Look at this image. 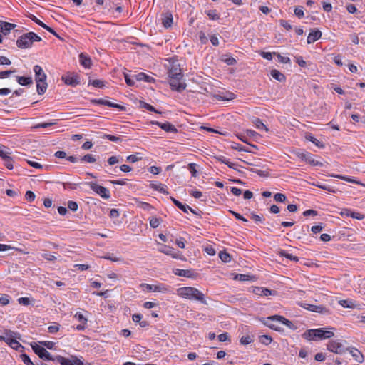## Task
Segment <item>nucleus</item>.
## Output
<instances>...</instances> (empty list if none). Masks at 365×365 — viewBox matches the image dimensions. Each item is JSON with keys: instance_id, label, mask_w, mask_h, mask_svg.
<instances>
[{"instance_id": "nucleus-55", "label": "nucleus", "mask_w": 365, "mask_h": 365, "mask_svg": "<svg viewBox=\"0 0 365 365\" xmlns=\"http://www.w3.org/2000/svg\"><path fill=\"white\" fill-rule=\"evenodd\" d=\"M18 302L20 304L28 306L31 304V299L29 297H23L18 299Z\"/></svg>"}, {"instance_id": "nucleus-42", "label": "nucleus", "mask_w": 365, "mask_h": 365, "mask_svg": "<svg viewBox=\"0 0 365 365\" xmlns=\"http://www.w3.org/2000/svg\"><path fill=\"white\" fill-rule=\"evenodd\" d=\"M20 358L26 365H36L26 354H21Z\"/></svg>"}, {"instance_id": "nucleus-8", "label": "nucleus", "mask_w": 365, "mask_h": 365, "mask_svg": "<svg viewBox=\"0 0 365 365\" xmlns=\"http://www.w3.org/2000/svg\"><path fill=\"white\" fill-rule=\"evenodd\" d=\"M61 80L65 83V84L71 86H76L81 83L79 76L75 73H67L63 75L61 77Z\"/></svg>"}, {"instance_id": "nucleus-51", "label": "nucleus", "mask_w": 365, "mask_h": 365, "mask_svg": "<svg viewBox=\"0 0 365 365\" xmlns=\"http://www.w3.org/2000/svg\"><path fill=\"white\" fill-rule=\"evenodd\" d=\"M294 12V14L299 19L302 18L304 15L302 6L295 7Z\"/></svg>"}, {"instance_id": "nucleus-14", "label": "nucleus", "mask_w": 365, "mask_h": 365, "mask_svg": "<svg viewBox=\"0 0 365 365\" xmlns=\"http://www.w3.org/2000/svg\"><path fill=\"white\" fill-rule=\"evenodd\" d=\"M300 306L309 311L313 312H318V313H327L328 310L322 306H317L314 304H311L308 303H301Z\"/></svg>"}, {"instance_id": "nucleus-2", "label": "nucleus", "mask_w": 365, "mask_h": 365, "mask_svg": "<svg viewBox=\"0 0 365 365\" xmlns=\"http://www.w3.org/2000/svg\"><path fill=\"white\" fill-rule=\"evenodd\" d=\"M259 320L264 325L277 331H282V329L279 326V324H284L290 329L294 328V325L291 321L280 315H273L266 318H261Z\"/></svg>"}, {"instance_id": "nucleus-34", "label": "nucleus", "mask_w": 365, "mask_h": 365, "mask_svg": "<svg viewBox=\"0 0 365 365\" xmlns=\"http://www.w3.org/2000/svg\"><path fill=\"white\" fill-rule=\"evenodd\" d=\"M331 177H334V178H339V179H341V180H345L346 182H352V183H356V184H359V182L349 177V176H344V175H331Z\"/></svg>"}, {"instance_id": "nucleus-4", "label": "nucleus", "mask_w": 365, "mask_h": 365, "mask_svg": "<svg viewBox=\"0 0 365 365\" xmlns=\"http://www.w3.org/2000/svg\"><path fill=\"white\" fill-rule=\"evenodd\" d=\"M41 38L36 33L30 31L22 34L16 41V46L21 49H27L31 48L34 42L41 41Z\"/></svg>"}, {"instance_id": "nucleus-21", "label": "nucleus", "mask_w": 365, "mask_h": 365, "mask_svg": "<svg viewBox=\"0 0 365 365\" xmlns=\"http://www.w3.org/2000/svg\"><path fill=\"white\" fill-rule=\"evenodd\" d=\"M79 61L81 66L86 68H89L91 66V58L84 53H81L79 55Z\"/></svg>"}, {"instance_id": "nucleus-10", "label": "nucleus", "mask_w": 365, "mask_h": 365, "mask_svg": "<svg viewBox=\"0 0 365 365\" xmlns=\"http://www.w3.org/2000/svg\"><path fill=\"white\" fill-rule=\"evenodd\" d=\"M91 102L92 103L97 104V105L107 106H109V107L118 108L120 110H125V108L123 106H121V105H119V104H117V103H112V102L109 101L108 100L103 99V98L91 99Z\"/></svg>"}, {"instance_id": "nucleus-17", "label": "nucleus", "mask_w": 365, "mask_h": 365, "mask_svg": "<svg viewBox=\"0 0 365 365\" xmlns=\"http://www.w3.org/2000/svg\"><path fill=\"white\" fill-rule=\"evenodd\" d=\"M16 26V25L14 24L0 21V32L3 33L4 35L8 34L10 31L14 29Z\"/></svg>"}, {"instance_id": "nucleus-3", "label": "nucleus", "mask_w": 365, "mask_h": 365, "mask_svg": "<svg viewBox=\"0 0 365 365\" xmlns=\"http://www.w3.org/2000/svg\"><path fill=\"white\" fill-rule=\"evenodd\" d=\"M177 294L182 298L190 300H197L204 304H207L204 294L197 288L192 287H184L177 289Z\"/></svg>"}, {"instance_id": "nucleus-54", "label": "nucleus", "mask_w": 365, "mask_h": 365, "mask_svg": "<svg viewBox=\"0 0 365 365\" xmlns=\"http://www.w3.org/2000/svg\"><path fill=\"white\" fill-rule=\"evenodd\" d=\"M140 106L142 108L147 109L149 111L158 113L153 106H151L145 102H140Z\"/></svg>"}, {"instance_id": "nucleus-26", "label": "nucleus", "mask_w": 365, "mask_h": 365, "mask_svg": "<svg viewBox=\"0 0 365 365\" xmlns=\"http://www.w3.org/2000/svg\"><path fill=\"white\" fill-rule=\"evenodd\" d=\"M270 75L273 78L277 80L279 82H283L286 79L285 76L282 73L276 69L272 70L270 72Z\"/></svg>"}, {"instance_id": "nucleus-30", "label": "nucleus", "mask_w": 365, "mask_h": 365, "mask_svg": "<svg viewBox=\"0 0 365 365\" xmlns=\"http://www.w3.org/2000/svg\"><path fill=\"white\" fill-rule=\"evenodd\" d=\"M10 148L6 147L4 145L0 144V157L4 160L11 155Z\"/></svg>"}, {"instance_id": "nucleus-44", "label": "nucleus", "mask_w": 365, "mask_h": 365, "mask_svg": "<svg viewBox=\"0 0 365 365\" xmlns=\"http://www.w3.org/2000/svg\"><path fill=\"white\" fill-rule=\"evenodd\" d=\"M103 258L114 262H120L122 260L121 257H116L113 254L110 253L106 254L105 256L103 257Z\"/></svg>"}, {"instance_id": "nucleus-56", "label": "nucleus", "mask_w": 365, "mask_h": 365, "mask_svg": "<svg viewBox=\"0 0 365 365\" xmlns=\"http://www.w3.org/2000/svg\"><path fill=\"white\" fill-rule=\"evenodd\" d=\"M103 138L108 139L113 142H118L121 140V138L119 136H115L110 134H106L104 135Z\"/></svg>"}, {"instance_id": "nucleus-15", "label": "nucleus", "mask_w": 365, "mask_h": 365, "mask_svg": "<svg viewBox=\"0 0 365 365\" xmlns=\"http://www.w3.org/2000/svg\"><path fill=\"white\" fill-rule=\"evenodd\" d=\"M152 124L156 125L168 133H176L178 132L176 128L169 122L160 123L158 121H153Z\"/></svg>"}, {"instance_id": "nucleus-39", "label": "nucleus", "mask_w": 365, "mask_h": 365, "mask_svg": "<svg viewBox=\"0 0 365 365\" xmlns=\"http://www.w3.org/2000/svg\"><path fill=\"white\" fill-rule=\"evenodd\" d=\"M56 361L58 362H59L61 365H75L72 361L63 357V356H58L56 357Z\"/></svg>"}, {"instance_id": "nucleus-58", "label": "nucleus", "mask_w": 365, "mask_h": 365, "mask_svg": "<svg viewBox=\"0 0 365 365\" xmlns=\"http://www.w3.org/2000/svg\"><path fill=\"white\" fill-rule=\"evenodd\" d=\"M89 83L96 88H103L104 86L103 81H102L101 80H97V79L93 80L92 81H90Z\"/></svg>"}, {"instance_id": "nucleus-7", "label": "nucleus", "mask_w": 365, "mask_h": 365, "mask_svg": "<svg viewBox=\"0 0 365 365\" xmlns=\"http://www.w3.org/2000/svg\"><path fill=\"white\" fill-rule=\"evenodd\" d=\"M33 351L37 354L41 359L43 360H54L51 354L43 347L39 346L36 343L31 344Z\"/></svg>"}, {"instance_id": "nucleus-59", "label": "nucleus", "mask_w": 365, "mask_h": 365, "mask_svg": "<svg viewBox=\"0 0 365 365\" xmlns=\"http://www.w3.org/2000/svg\"><path fill=\"white\" fill-rule=\"evenodd\" d=\"M227 65L233 66L237 63L235 58L232 56H227L222 60Z\"/></svg>"}, {"instance_id": "nucleus-20", "label": "nucleus", "mask_w": 365, "mask_h": 365, "mask_svg": "<svg viewBox=\"0 0 365 365\" xmlns=\"http://www.w3.org/2000/svg\"><path fill=\"white\" fill-rule=\"evenodd\" d=\"M172 202L176 205L180 210H181L183 212L187 213L188 210L191 211L192 213H195V211L187 205L182 204L178 200L175 199L174 197H170Z\"/></svg>"}, {"instance_id": "nucleus-64", "label": "nucleus", "mask_w": 365, "mask_h": 365, "mask_svg": "<svg viewBox=\"0 0 365 365\" xmlns=\"http://www.w3.org/2000/svg\"><path fill=\"white\" fill-rule=\"evenodd\" d=\"M42 257L46 259V260H48V261H54L56 259V257L53 255H52L51 253H49V252H46V253H43L42 255Z\"/></svg>"}, {"instance_id": "nucleus-32", "label": "nucleus", "mask_w": 365, "mask_h": 365, "mask_svg": "<svg viewBox=\"0 0 365 365\" xmlns=\"http://www.w3.org/2000/svg\"><path fill=\"white\" fill-rule=\"evenodd\" d=\"M279 255L282 257H284L290 260L297 262L299 261V257L297 256H294L292 254L288 253L286 250H281L279 252Z\"/></svg>"}, {"instance_id": "nucleus-1", "label": "nucleus", "mask_w": 365, "mask_h": 365, "mask_svg": "<svg viewBox=\"0 0 365 365\" xmlns=\"http://www.w3.org/2000/svg\"><path fill=\"white\" fill-rule=\"evenodd\" d=\"M168 76L170 78L169 83L172 90L181 92L185 89L187 85L181 81L183 74L180 66L177 61H170Z\"/></svg>"}, {"instance_id": "nucleus-13", "label": "nucleus", "mask_w": 365, "mask_h": 365, "mask_svg": "<svg viewBox=\"0 0 365 365\" xmlns=\"http://www.w3.org/2000/svg\"><path fill=\"white\" fill-rule=\"evenodd\" d=\"M327 349L335 354H341L344 351L343 345L338 340H331L327 344Z\"/></svg>"}, {"instance_id": "nucleus-36", "label": "nucleus", "mask_w": 365, "mask_h": 365, "mask_svg": "<svg viewBox=\"0 0 365 365\" xmlns=\"http://www.w3.org/2000/svg\"><path fill=\"white\" fill-rule=\"evenodd\" d=\"M205 14L211 20H218L220 19V14L217 12L215 9L205 11Z\"/></svg>"}, {"instance_id": "nucleus-35", "label": "nucleus", "mask_w": 365, "mask_h": 365, "mask_svg": "<svg viewBox=\"0 0 365 365\" xmlns=\"http://www.w3.org/2000/svg\"><path fill=\"white\" fill-rule=\"evenodd\" d=\"M175 274L180 277H190L191 271L188 269H177L175 272Z\"/></svg>"}, {"instance_id": "nucleus-37", "label": "nucleus", "mask_w": 365, "mask_h": 365, "mask_svg": "<svg viewBox=\"0 0 365 365\" xmlns=\"http://www.w3.org/2000/svg\"><path fill=\"white\" fill-rule=\"evenodd\" d=\"M253 336L250 335H245L240 338V342L242 345H248L253 342Z\"/></svg>"}, {"instance_id": "nucleus-40", "label": "nucleus", "mask_w": 365, "mask_h": 365, "mask_svg": "<svg viewBox=\"0 0 365 365\" xmlns=\"http://www.w3.org/2000/svg\"><path fill=\"white\" fill-rule=\"evenodd\" d=\"M231 148L232 149L238 150V151H244V152H247V153L251 152L250 150H248L247 148H245L242 145H241L240 143H233L231 145Z\"/></svg>"}, {"instance_id": "nucleus-19", "label": "nucleus", "mask_w": 365, "mask_h": 365, "mask_svg": "<svg viewBox=\"0 0 365 365\" xmlns=\"http://www.w3.org/2000/svg\"><path fill=\"white\" fill-rule=\"evenodd\" d=\"M29 18L33 21H34L36 24H37L38 25H39L40 26L44 28L45 29H46L48 32H50L51 34H52L53 35L57 36V34L56 32L51 27L48 26L47 25H46L43 21H41V20H39L37 17H36L33 14H30L29 16Z\"/></svg>"}, {"instance_id": "nucleus-52", "label": "nucleus", "mask_w": 365, "mask_h": 365, "mask_svg": "<svg viewBox=\"0 0 365 365\" xmlns=\"http://www.w3.org/2000/svg\"><path fill=\"white\" fill-rule=\"evenodd\" d=\"M149 223H150V225L151 227L156 228L160 225V220H159V218H157V217H151L149 220Z\"/></svg>"}, {"instance_id": "nucleus-24", "label": "nucleus", "mask_w": 365, "mask_h": 365, "mask_svg": "<svg viewBox=\"0 0 365 365\" xmlns=\"http://www.w3.org/2000/svg\"><path fill=\"white\" fill-rule=\"evenodd\" d=\"M162 24L166 29L171 27L173 24V15L170 13H166L162 18Z\"/></svg>"}, {"instance_id": "nucleus-46", "label": "nucleus", "mask_w": 365, "mask_h": 365, "mask_svg": "<svg viewBox=\"0 0 365 365\" xmlns=\"http://www.w3.org/2000/svg\"><path fill=\"white\" fill-rule=\"evenodd\" d=\"M219 257L224 262H229L231 260L230 255L226 252H220L219 253Z\"/></svg>"}, {"instance_id": "nucleus-29", "label": "nucleus", "mask_w": 365, "mask_h": 365, "mask_svg": "<svg viewBox=\"0 0 365 365\" xmlns=\"http://www.w3.org/2000/svg\"><path fill=\"white\" fill-rule=\"evenodd\" d=\"M150 187L153 188L155 190H158L161 193H163L165 195H168V192L166 189V187L165 185L159 183V184H150Z\"/></svg>"}, {"instance_id": "nucleus-53", "label": "nucleus", "mask_w": 365, "mask_h": 365, "mask_svg": "<svg viewBox=\"0 0 365 365\" xmlns=\"http://www.w3.org/2000/svg\"><path fill=\"white\" fill-rule=\"evenodd\" d=\"M275 201L279 202H283L286 200L287 197L282 193H276L274 196Z\"/></svg>"}, {"instance_id": "nucleus-60", "label": "nucleus", "mask_w": 365, "mask_h": 365, "mask_svg": "<svg viewBox=\"0 0 365 365\" xmlns=\"http://www.w3.org/2000/svg\"><path fill=\"white\" fill-rule=\"evenodd\" d=\"M294 60L300 67L305 68L307 66V62L303 60L302 56H295Z\"/></svg>"}, {"instance_id": "nucleus-63", "label": "nucleus", "mask_w": 365, "mask_h": 365, "mask_svg": "<svg viewBox=\"0 0 365 365\" xmlns=\"http://www.w3.org/2000/svg\"><path fill=\"white\" fill-rule=\"evenodd\" d=\"M68 207L71 211L76 212L78 208V205L77 202H76L74 201H68Z\"/></svg>"}, {"instance_id": "nucleus-27", "label": "nucleus", "mask_w": 365, "mask_h": 365, "mask_svg": "<svg viewBox=\"0 0 365 365\" xmlns=\"http://www.w3.org/2000/svg\"><path fill=\"white\" fill-rule=\"evenodd\" d=\"M16 78L17 82L21 86H29L33 83L31 77L17 76Z\"/></svg>"}, {"instance_id": "nucleus-49", "label": "nucleus", "mask_w": 365, "mask_h": 365, "mask_svg": "<svg viewBox=\"0 0 365 365\" xmlns=\"http://www.w3.org/2000/svg\"><path fill=\"white\" fill-rule=\"evenodd\" d=\"M74 317L81 323H87V319L83 316V314L81 312H76L74 315Z\"/></svg>"}, {"instance_id": "nucleus-45", "label": "nucleus", "mask_w": 365, "mask_h": 365, "mask_svg": "<svg viewBox=\"0 0 365 365\" xmlns=\"http://www.w3.org/2000/svg\"><path fill=\"white\" fill-rule=\"evenodd\" d=\"M272 341V339L269 335H262L259 336V341L265 345L269 344Z\"/></svg>"}, {"instance_id": "nucleus-61", "label": "nucleus", "mask_w": 365, "mask_h": 365, "mask_svg": "<svg viewBox=\"0 0 365 365\" xmlns=\"http://www.w3.org/2000/svg\"><path fill=\"white\" fill-rule=\"evenodd\" d=\"M35 197H36V195H35L34 192L32 191L29 190L25 194V198L29 202H33L35 200Z\"/></svg>"}, {"instance_id": "nucleus-23", "label": "nucleus", "mask_w": 365, "mask_h": 365, "mask_svg": "<svg viewBox=\"0 0 365 365\" xmlns=\"http://www.w3.org/2000/svg\"><path fill=\"white\" fill-rule=\"evenodd\" d=\"M34 71L35 73V80H38L39 78L41 80H46L47 76L40 66H34Z\"/></svg>"}, {"instance_id": "nucleus-16", "label": "nucleus", "mask_w": 365, "mask_h": 365, "mask_svg": "<svg viewBox=\"0 0 365 365\" xmlns=\"http://www.w3.org/2000/svg\"><path fill=\"white\" fill-rule=\"evenodd\" d=\"M346 351H348L354 359L357 361L358 363H362L364 361V355L361 354V352L358 350L356 348L354 347H348L346 349Z\"/></svg>"}, {"instance_id": "nucleus-22", "label": "nucleus", "mask_w": 365, "mask_h": 365, "mask_svg": "<svg viewBox=\"0 0 365 365\" xmlns=\"http://www.w3.org/2000/svg\"><path fill=\"white\" fill-rule=\"evenodd\" d=\"M36 82L38 93L39 95L43 94L46 92L48 86L46 80H41L39 78L38 80H36Z\"/></svg>"}, {"instance_id": "nucleus-18", "label": "nucleus", "mask_w": 365, "mask_h": 365, "mask_svg": "<svg viewBox=\"0 0 365 365\" xmlns=\"http://www.w3.org/2000/svg\"><path fill=\"white\" fill-rule=\"evenodd\" d=\"M322 36V32L319 29H313L310 31L307 36V43L310 44L318 39H319Z\"/></svg>"}, {"instance_id": "nucleus-43", "label": "nucleus", "mask_w": 365, "mask_h": 365, "mask_svg": "<svg viewBox=\"0 0 365 365\" xmlns=\"http://www.w3.org/2000/svg\"><path fill=\"white\" fill-rule=\"evenodd\" d=\"M81 161L93 163L96 161V159L91 154H86L81 158Z\"/></svg>"}, {"instance_id": "nucleus-48", "label": "nucleus", "mask_w": 365, "mask_h": 365, "mask_svg": "<svg viewBox=\"0 0 365 365\" xmlns=\"http://www.w3.org/2000/svg\"><path fill=\"white\" fill-rule=\"evenodd\" d=\"M254 123L257 128L264 129L266 131H268V128L259 118H255Z\"/></svg>"}, {"instance_id": "nucleus-38", "label": "nucleus", "mask_w": 365, "mask_h": 365, "mask_svg": "<svg viewBox=\"0 0 365 365\" xmlns=\"http://www.w3.org/2000/svg\"><path fill=\"white\" fill-rule=\"evenodd\" d=\"M216 98L220 101H230L235 98V95L233 93H227L225 96L217 95Z\"/></svg>"}, {"instance_id": "nucleus-6", "label": "nucleus", "mask_w": 365, "mask_h": 365, "mask_svg": "<svg viewBox=\"0 0 365 365\" xmlns=\"http://www.w3.org/2000/svg\"><path fill=\"white\" fill-rule=\"evenodd\" d=\"M87 185L96 194L99 195L103 199H108L110 197L109 190L101 185H98L94 182H87Z\"/></svg>"}, {"instance_id": "nucleus-41", "label": "nucleus", "mask_w": 365, "mask_h": 365, "mask_svg": "<svg viewBox=\"0 0 365 365\" xmlns=\"http://www.w3.org/2000/svg\"><path fill=\"white\" fill-rule=\"evenodd\" d=\"M11 297L8 294H1L0 296V304L3 306H6L9 304L11 301Z\"/></svg>"}, {"instance_id": "nucleus-5", "label": "nucleus", "mask_w": 365, "mask_h": 365, "mask_svg": "<svg viewBox=\"0 0 365 365\" xmlns=\"http://www.w3.org/2000/svg\"><path fill=\"white\" fill-rule=\"evenodd\" d=\"M334 336V334L333 331L324 330L322 328L309 329L304 334V338L309 340H314L315 338L327 339H330Z\"/></svg>"}, {"instance_id": "nucleus-11", "label": "nucleus", "mask_w": 365, "mask_h": 365, "mask_svg": "<svg viewBox=\"0 0 365 365\" xmlns=\"http://www.w3.org/2000/svg\"><path fill=\"white\" fill-rule=\"evenodd\" d=\"M250 291L255 295L260 297H267L269 295H274L276 294V292L274 290L269 289L264 287H252L250 288Z\"/></svg>"}, {"instance_id": "nucleus-57", "label": "nucleus", "mask_w": 365, "mask_h": 365, "mask_svg": "<svg viewBox=\"0 0 365 365\" xmlns=\"http://www.w3.org/2000/svg\"><path fill=\"white\" fill-rule=\"evenodd\" d=\"M120 162V156H111L108 159V163L110 165L117 164Z\"/></svg>"}, {"instance_id": "nucleus-33", "label": "nucleus", "mask_w": 365, "mask_h": 365, "mask_svg": "<svg viewBox=\"0 0 365 365\" xmlns=\"http://www.w3.org/2000/svg\"><path fill=\"white\" fill-rule=\"evenodd\" d=\"M306 138H307V140H308L309 141L312 142V143H314L316 146H317L319 148H322L324 147V145L322 142L319 141V140L315 138L312 135H307Z\"/></svg>"}, {"instance_id": "nucleus-47", "label": "nucleus", "mask_w": 365, "mask_h": 365, "mask_svg": "<svg viewBox=\"0 0 365 365\" xmlns=\"http://www.w3.org/2000/svg\"><path fill=\"white\" fill-rule=\"evenodd\" d=\"M137 207L144 210H150V209L153 208L151 205H150L149 203L141 201L138 202Z\"/></svg>"}, {"instance_id": "nucleus-25", "label": "nucleus", "mask_w": 365, "mask_h": 365, "mask_svg": "<svg viewBox=\"0 0 365 365\" xmlns=\"http://www.w3.org/2000/svg\"><path fill=\"white\" fill-rule=\"evenodd\" d=\"M339 304L344 308L354 309L357 307L355 302L349 299L339 300Z\"/></svg>"}, {"instance_id": "nucleus-28", "label": "nucleus", "mask_w": 365, "mask_h": 365, "mask_svg": "<svg viewBox=\"0 0 365 365\" xmlns=\"http://www.w3.org/2000/svg\"><path fill=\"white\" fill-rule=\"evenodd\" d=\"M135 79L139 81H143L145 82H152L154 81V78L153 77L148 76L147 74L143 72L138 73L135 76Z\"/></svg>"}, {"instance_id": "nucleus-12", "label": "nucleus", "mask_w": 365, "mask_h": 365, "mask_svg": "<svg viewBox=\"0 0 365 365\" xmlns=\"http://www.w3.org/2000/svg\"><path fill=\"white\" fill-rule=\"evenodd\" d=\"M159 251L167 255L171 256L174 259H181V254L179 252H175V249L172 247L163 245Z\"/></svg>"}, {"instance_id": "nucleus-50", "label": "nucleus", "mask_w": 365, "mask_h": 365, "mask_svg": "<svg viewBox=\"0 0 365 365\" xmlns=\"http://www.w3.org/2000/svg\"><path fill=\"white\" fill-rule=\"evenodd\" d=\"M4 165L9 169L12 170L14 168L13 166V159L11 156L4 159Z\"/></svg>"}, {"instance_id": "nucleus-9", "label": "nucleus", "mask_w": 365, "mask_h": 365, "mask_svg": "<svg viewBox=\"0 0 365 365\" xmlns=\"http://www.w3.org/2000/svg\"><path fill=\"white\" fill-rule=\"evenodd\" d=\"M140 287H145L147 291H148V292H161V293H167L169 292V287L163 284H141Z\"/></svg>"}, {"instance_id": "nucleus-31", "label": "nucleus", "mask_w": 365, "mask_h": 365, "mask_svg": "<svg viewBox=\"0 0 365 365\" xmlns=\"http://www.w3.org/2000/svg\"><path fill=\"white\" fill-rule=\"evenodd\" d=\"M4 334L5 336L4 341H5L9 346H10L11 341H14V340L15 339H14V333L10 330H5Z\"/></svg>"}, {"instance_id": "nucleus-62", "label": "nucleus", "mask_w": 365, "mask_h": 365, "mask_svg": "<svg viewBox=\"0 0 365 365\" xmlns=\"http://www.w3.org/2000/svg\"><path fill=\"white\" fill-rule=\"evenodd\" d=\"M59 324L57 323H54L53 324L48 327V330L50 333L54 334L56 333L59 330Z\"/></svg>"}]
</instances>
